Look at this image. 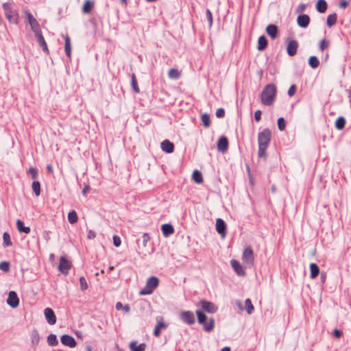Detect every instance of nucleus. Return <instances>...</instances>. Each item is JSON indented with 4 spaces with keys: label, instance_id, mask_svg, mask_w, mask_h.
Wrapping results in <instances>:
<instances>
[{
    "label": "nucleus",
    "instance_id": "nucleus-52",
    "mask_svg": "<svg viewBox=\"0 0 351 351\" xmlns=\"http://www.w3.org/2000/svg\"><path fill=\"white\" fill-rule=\"evenodd\" d=\"M261 114H262V112H261V110H257L255 112L254 119H255L256 121H257V122L260 121V120L261 119Z\"/></svg>",
    "mask_w": 351,
    "mask_h": 351
},
{
    "label": "nucleus",
    "instance_id": "nucleus-63",
    "mask_svg": "<svg viewBox=\"0 0 351 351\" xmlns=\"http://www.w3.org/2000/svg\"><path fill=\"white\" fill-rule=\"evenodd\" d=\"M113 241H121L120 237L119 236L114 235L113 237Z\"/></svg>",
    "mask_w": 351,
    "mask_h": 351
},
{
    "label": "nucleus",
    "instance_id": "nucleus-44",
    "mask_svg": "<svg viewBox=\"0 0 351 351\" xmlns=\"http://www.w3.org/2000/svg\"><path fill=\"white\" fill-rule=\"evenodd\" d=\"M27 173L29 174L32 176V178L34 180H36L38 178V169L35 167L29 168Z\"/></svg>",
    "mask_w": 351,
    "mask_h": 351
},
{
    "label": "nucleus",
    "instance_id": "nucleus-24",
    "mask_svg": "<svg viewBox=\"0 0 351 351\" xmlns=\"http://www.w3.org/2000/svg\"><path fill=\"white\" fill-rule=\"evenodd\" d=\"M64 49L66 56L70 58L71 56V40L69 36H66L64 38Z\"/></svg>",
    "mask_w": 351,
    "mask_h": 351
},
{
    "label": "nucleus",
    "instance_id": "nucleus-5",
    "mask_svg": "<svg viewBox=\"0 0 351 351\" xmlns=\"http://www.w3.org/2000/svg\"><path fill=\"white\" fill-rule=\"evenodd\" d=\"M242 261L250 267L253 265L254 261V252L250 247H247L243 250Z\"/></svg>",
    "mask_w": 351,
    "mask_h": 351
},
{
    "label": "nucleus",
    "instance_id": "nucleus-8",
    "mask_svg": "<svg viewBox=\"0 0 351 351\" xmlns=\"http://www.w3.org/2000/svg\"><path fill=\"white\" fill-rule=\"evenodd\" d=\"M44 315L49 324L54 325L56 323V316L52 308H46L44 310Z\"/></svg>",
    "mask_w": 351,
    "mask_h": 351
},
{
    "label": "nucleus",
    "instance_id": "nucleus-50",
    "mask_svg": "<svg viewBox=\"0 0 351 351\" xmlns=\"http://www.w3.org/2000/svg\"><path fill=\"white\" fill-rule=\"evenodd\" d=\"M296 86L295 85H291L288 90V95L289 97H292L295 95L296 92Z\"/></svg>",
    "mask_w": 351,
    "mask_h": 351
},
{
    "label": "nucleus",
    "instance_id": "nucleus-42",
    "mask_svg": "<svg viewBox=\"0 0 351 351\" xmlns=\"http://www.w3.org/2000/svg\"><path fill=\"white\" fill-rule=\"evenodd\" d=\"M32 343L34 345H38L40 341V337L37 331H34L31 335Z\"/></svg>",
    "mask_w": 351,
    "mask_h": 351
},
{
    "label": "nucleus",
    "instance_id": "nucleus-6",
    "mask_svg": "<svg viewBox=\"0 0 351 351\" xmlns=\"http://www.w3.org/2000/svg\"><path fill=\"white\" fill-rule=\"evenodd\" d=\"M180 319L185 324L192 325L195 322L194 313L191 311H182L180 314Z\"/></svg>",
    "mask_w": 351,
    "mask_h": 351
},
{
    "label": "nucleus",
    "instance_id": "nucleus-62",
    "mask_svg": "<svg viewBox=\"0 0 351 351\" xmlns=\"http://www.w3.org/2000/svg\"><path fill=\"white\" fill-rule=\"evenodd\" d=\"M47 169L48 172H49V173H53V167H52V166H51V165H47Z\"/></svg>",
    "mask_w": 351,
    "mask_h": 351
},
{
    "label": "nucleus",
    "instance_id": "nucleus-41",
    "mask_svg": "<svg viewBox=\"0 0 351 351\" xmlns=\"http://www.w3.org/2000/svg\"><path fill=\"white\" fill-rule=\"evenodd\" d=\"M247 312L249 315L252 314L254 311V306L252 304L250 299L247 298L245 301Z\"/></svg>",
    "mask_w": 351,
    "mask_h": 351
},
{
    "label": "nucleus",
    "instance_id": "nucleus-7",
    "mask_svg": "<svg viewBox=\"0 0 351 351\" xmlns=\"http://www.w3.org/2000/svg\"><path fill=\"white\" fill-rule=\"evenodd\" d=\"M200 304L204 311L209 313H214L217 311V307L211 302L201 300Z\"/></svg>",
    "mask_w": 351,
    "mask_h": 351
},
{
    "label": "nucleus",
    "instance_id": "nucleus-39",
    "mask_svg": "<svg viewBox=\"0 0 351 351\" xmlns=\"http://www.w3.org/2000/svg\"><path fill=\"white\" fill-rule=\"evenodd\" d=\"M346 125V120L343 117H339L335 122V127L338 130H342Z\"/></svg>",
    "mask_w": 351,
    "mask_h": 351
},
{
    "label": "nucleus",
    "instance_id": "nucleus-28",
    "mask_svg": "<svg viewBox=\"0 0 351 351\" xmlns=\"http://www.w3.org/2000/svg\"><path fill=\"white\" fill-rule=\"evenodd\" d=\"M16 227L19 232L25 233H28L30 232V228L29 227L25 226L23 222L20 219L16 221Z\"/></svg>",
    "mask_w": 351,
    "mask_h": 351
},
{
    "label": "nucleus",
    "instance_id": "nucleus-17",
    "mask_svg": "<svg viewBox=\"0 0 351 351\" xmlns=\"http://www.w3.org/2000/svg\"><path fill=\"white\" fill-rule=\"evenodd\" d=\"M162 150L167 154H171L174 150V145L169 140L163 141L160 144Z\"/></svg>",
    "mask_w": 351,
    "mask_h": 351
},
{
    "label": "nucleus",
    "instance_id": "nucleus-1",
    "mask_svg": "<svg viewBox=\"0 0 351 351\" xmlns=\"http://www.w3.org/2000/svg\"><path fill=\"white\" fill-rule=\"evenodd\" d=\"M271 133L268 128L264 129L258 133V156L259 158H266V150L271 141Z\"/></svg>",
    "mask_w": 351,
    "mask_h": 351
},
{
    "label": "nucleus",
    "instance_id": "nucleus-25",
    "mask_svg": "<svg viewBox=\"0 0 351 351\" xmlns=\"http://www.w3.org/2000/svg\"><path fill=\"white\" fill-rule=\"evenodd\" d=\"M215 327V319L213 318L209 319L208 322L204 324V329L206 332H211Z\"/></svg>",
    "mask_w": 351,
    "mask_h": 351
},
{
    "label": "nucleus",
    "instance_id": "nucleus-58",
    "mask_svg": "<svg viewBox=\"0 0 351 351\" xmlns=\"http://www.w3.org/2000/svg\"><path fill=\"white\" fill-rule=\"evenodd\" d=\"M3 241H10V236L8 232H4L3 234Z\"/></svg>",
    "mask_w": 351,
    "mask_h": 351
},
{
    "label": "nucleus",
    "instance_id": "nucleus-16",
    "mask_svg": "<svg viewBox=\"0 0 351 351\" xmlns=\"http://www.w3.org/2000/svg\"><path fill=\"white\" fill-rule=\"evenodd\" d=\"M297 23L300 27L306 28L309 25L310 17L307 14L299 15L297 18Z\"/></svg>",
    "mask_w": 351,
    "mask_h": 351
},
{
    "label": "nucleus",
    "instance_id": "nucleus-22",
    "mask_svg": "<svg viewBox=\"0 0 351 351\" xmlns=\"http://www.w3.org/2000/svg\"><path fill=\"white\" fill-rule=\"evenodd\" d=\"M162 231L165 236L167 237L174 232V229L171 224L165 223L162 226Z\"/></svg>",
    "mask_w": 351,
    "mask_h": 351
},
{
    "label": "nucleus",
    "instance_id": "nucleus-47",
    "mask_svg": "<svg viewBox=\"0 0 351 351\" xmlns=\"http://www.w3.org/2000/svg\"><path fill=\"white\" fill-rule=\"evenodd\" d=\"M285 121L284 119V118L282 117H280L278 119V129L280 130V131H282L285 130Z\"/></svg>",
    "mask_w": 351,
    "mask_h": 351
},
{
    "label": "nucleus",
    "instance_id": "nucleus-61",
    "mask_svg": "<svg viewBox=\"0 0 351 351\" xmlns=\"http://www.w3.org/2000/svg\"><path fill=\"white\" fill-rule=\"evenodd\" d=\"M90 191V186L88 185L84 186V188L82 190V193L83 194H86V192L89 191Z\"/></svg>",
    "mask_w": 351,
    "mask_h": 351
},
{
    "label": "nucleus",
    "instance_id": "nucleus-19",
    "mask_svg": "<svg viewBox=\"0 0 351 351\" xmlns=\"http://www.w3.org/2000/svg\"><path fill=\"white\" fill-rule=\"evenodd\" d=\"M157 317L158 323L154 328V335L156 337H158L160 335L161 329H165L167 327V325L162 321V318Z\"/></svg>",
    "mask_w": 351,
    "mask_h": 351
},
{
    "label": "nucleus",
    "instance_id": "nucleus-26",
    "mask_svg": "<svg viewBox=\"0 0 351 351\" xmlns=\"http://www.w3.org/2000/svg\"><path fill=\"white\" fill-rule=\"evenodd\" d=\"M310 270H311V278H316L319 273V268L315 263H311Z\"/></svg>",
    "mask_w": 351,
    "mask_h": 351
},
{
    "label": "nucleus",
    "instance_id": "nucleus-53",
    "mask_svg": "<svg viewBox=\"0 0 351 351\" xmlns=\"http://www.w3.org/2000/svg\"><path fill=\"white\" fill-rule=\"evenodd\" d=\"M27 19H28V22L29 23H32L33 22L37 21L34 16L33 15L30 13V12H27Z\"/></svg>",
    "mask_w": 351,
    "mask_h": 351
},
{
    "label": "nucleus",
    "instance_id": "nucleus-35",
    "mask_svg": "<svg viewBox=\"0 0 351 351\" xmlns=\"http://www.w3.org/2000/svg\"><path fill=\"white\" fill-rule=\"evenodd\" d=\"M196 314L197 316L198 322L200 324H204L207 319V316L202 311H201L199 310L196 311Z\"/></svg>",
    "mask_w": 351,
    "mask_h": 351
},
{
    "label": "nucleus",
    "instance_id": "nucleus-56",
    "mask_svg": "<svg viewBox=\"0 0 351 351\" xmlns=\"http://www.w3.org/2000/svg\"><path fill=\"white\" fill-rule=\"evenodd\" d=\"M305 9H306V5L304 3H302V4L299 5V6L298 7L297 12H302L305 10Z\"/></svg>",
    "mask_w": 351,
    "mask_h": 351
},
{
    "label": "nucleus",
    "instance_id": "nucleus-3",
    "mask_svg": "<svg viewBox=\"0 0 351 351\" xmlns=\"http://www.w3.org/2000/svg\"><path fill=\"white\" fill-rule=\"evenodd\" d=\"M3 9L6 19L10 23L17 24L19 22V14L10 3H4Z\"/></svg>",
    "mask_w": 351,
    "mask_h": 351
},
{
    "label": "nucleus",
    "instance_id": "nucleus-49",
    "mask_svg": "<svg viewBox=\"0 0 351 351\" xmlns=\"http://www.w3.org/2000/svg\"><path fill=\"white\" fill-rule=\"evenodd\" d=\"M206 18L209 22V25L211 26L213 24V16H212V13L209 9L206 10Z\"/></svg>",
    "mask_w": 351,
    "mask_h": 351
},
{
    "label": "nucleus",
    "instance_id": "nucleus-20",
    "mask_svg": "<svg viewBox=\"0 0 351 351\" xmlns=\"http://www.w3.org/2000/svg\"><path fill=\"white\" fill-rule=\"evenodd\" d=\"M35 37L36 38L37 42L38 43L40 47L43 49V51L47 53H49V49L47 47V43L45 42V40L43 36L42 32L36 35Z\"/></svg>",
    "mask_w": 351,
    "mask_h": 351
},
{
    "label": "nucleus",
    "instance_id": "nucleus-37",
    "mask_svg": "<svg viewBox=\"0 0 351 351\" xmlns=\"http://www.w3.org/2000/svg\"><path fill=\"white\" fill-rule=\"evenodd\" d=\"M131 86L135 93H138L140 92V89L138 86L137 80L134 73H132L131 76Z\"/></svg>",
    "mask_w": 351,
    "mask_h": 351
},
{
    "label": "nucleus",
    "instance_id": "nucleus-13",
    "mask_svg": "<svg viewBox=\"0 0 351 351\" xmlns=\"http://www.w3.org/2000/svg\"><path fill=\"white\" fill-rule=\"evenodd\" d=\"M230 265L238 276H243L245 274V270L239 261L232 259L230 261Z\"/></svg>",
    "mask_w": 351,
    "mask_h": 351
},
{
    "label": "nucleus",
    "instance_id": "nucleus-38",
    "mask_svg": "<svg viewBox=\"0 0 351 351\" xmlns=\"http://www.w3.org/2000/svg\"><path fill=\"white\" fill-rule=\"evenodd\" d=\"M78 217L75 210H71L68 214V220L70 223L73 224L77 221Z\"/></svg>",
    "mask_w": 351,
    "mask_h": 351
},
{
    "label": "nucleus",
    "instance_id": "nucleus-9",
    "mask_svg": "<svg viewBox=\"0 0 351 351\" xmlns=\"http://www.w3.org/2000/svg\"><path fill=\"white\" fill-rule=\"evenodd\" d=\"M7 303L12 308H16L19 306V299L17 296V294L15 291H11L8 294V298L7 299Z\"/></svg>",
    "mask_w": 351,
    "mask_h": 351
},
{
    "label": "nucleus",
    "instance_id": "nucleus-57",
    "mask_svg": "<svg viewBox=\"0 0 351 351\" xmlns=\"http://www.w3.org/2000/svg\"><path fill=\"white\" fill-rule=\"evenodd\" d=\"M348 6V2L346 0H343L339 3V7L341 8H346Z\"/></svg>",
    "mask_w": 351,
    "mask_h": 351
},
{
    "label": "nucleus",
    "instance_id": "nucleus-15",
    "mask_svg": "<svg viewBox=\"0 0 351 351\" xmlns=\"http://www.w3.org/2000/svg\"><path fill=\"white\" fill-rule=\"evenodd\" d=\"M71 267V264L64 256L60 258L59 270L63 274H67Z\"/></svg>",
    "mask_w": 351,
    "mask_h": 351
},
{
    "label": "nucleus",
    "instance_id": "nucleus-31",
    "mask_svg": "<svg viewBox=\"0 0 351 351\" xmlns=\"http://www.w3.org/2000/svg\"><path fill=\"white\" fill-rule=\"evenodd\" d=\"M168 76L171 79L177 80L180 77V73L177 69L172 68L169 70Z\"/></svg>",
    "mask_w": 351,
    "mask_h": 351
},
{
    "label": "nucleus",
    "instance_id": "nucleus-30",
    "mask_svg": "<svg viewBox=\"0 0 351 351\" xmlns=\"http://www.w3.org/2000/svg\"><path fill=\"white\" fill-rule=\"evenodd\" d=\"M193 180L197 183L201 184L203 182L202 173L198 170H195L192 175Z\"/></svg>",
    "mask_w": 351,
    "mask_h": 351
},
{
    "label": "nucleus",
    "instance_id": "nucleus-14",
    "mask_svg": "<svg viewBox=\"0 0 351 351\" xmlns=\"http://www.w3.org/2000/svg\"><path fill=\"white\" fill-rule=\"evenodd\" d=\"M298 48V43L295 40H292L289 42L287 47V53L290 56H293L296 54Z\"/></svg>",
    "mask_w": 351,
    "mask_h": 351
},
{
    "label": "nucleus",
    "instance_id": "nucleus-43",
    "mask_svg": "<svg viewBox=\"0 0 351 351\" xmlns=\"http://www.w3.org/2000/svg\"><path fill=\"white\" fill-rule=\"evenodd\" d=\"M202 121L206 128H208L210 125V117L208 114H204L202 116Z\"/></svg>",
    "mask_w": 351,
    "mask_h": 351
},
{
    "label": "nucleus",
    "instance_id": "nucleus-27",
    "mask_svg": "<svg viewBox=\"0 0 351 351\" xmlns=\"http://www.w3.org/2000/svg\"><path fill=\"white\" fill-rule=\"evenodd\" d=\"M130 348L132 351H145V344L141 343L138 346H136V343L135 341H132L130 343Z\"/></svg>",
    "mask_w": 351,
    "mask_h": 351
},
{
    "label": "nucleus",
    "instance_id": "nucleus-18",
    "mask_svg": "<svg viewBox=\"0 0 351 351\" xmlns=\"http://www.w3.org/2000/svg\"><path fill=\"white\" fill-rule=\"evenodd\" d=\"M266 32L271 39L274 40L278 36V29L276 25L270 24L267 26Z\"/></svg>",
    "mask_w": 351,
    "mask_h": 351
},
{
    "label": "nucleus",
    "instance_id": "nucleus-33",
    "mask_svg": "<svg viewBox=\"0 0 351 351\" xmlns=\"http://www.w3.org/2000/svg\"><path fill=\"white\" fill-rule=\"evenodd\" d=\"M93 5L94 3L93 1H91L90 0H86L83 5V12L89 13L92 10Z\"/></svg>",
    "mask_w": 351,
    "mask_h": 351
},
{
    "label": "nucleus",
    "instance_id": "nucleus-10",
    "mask_svg": "<svg viewBox=\"0 0 351 351\" xmlns=\"http://www.w3.org/2000/svg\"><path fill=\"white\" fill-rule=\"evenodd\" d=\"M61 343L66 346L69 348H74L76 346V341L75 339L69 335H63L60 338Z\"/></svg>",
    "mask_w": 351,
    "mask_h": 351
},
{
    "label": "nucleus",
    "instance_id": "nucleus-64",
    "mask_svg": "<svg viewBox=\"0 0 351 351\" xmlns=\"http://www.w3.org/2000/svg\"><path fill=\"white\" fill-rule=\"evenodd\" d=\"M221 351H230V348L229 347L223 348Z\"/></svg>",
    "mask_w": 351,
    "mask_h": 351
},
{
    "label": "nucleus",
    "instance_id": "nucleus-2",
    "mask_svg": "<svg viewBox=\"0 0 351 351\" xmlns=\"http://www.w3.org/2000/svg\"><path fill=\"white\" fill-rule=\"evenodd\" d=\"M277 89L274 84H267L261 94V100L265 106H271L276 97Z\"/></svg>",
    "mask_w": 351,
    "mask_h": 351
},
{
    "label": "nucleus",
    "instance_id": "nucleus-48",
    "mask_svg": "<svg viewBox=\"0 0 351 351\" xmlns=\"http://www.w3.org/2000/svg\"><path fill=\"white\" fill-rule=\"evenodd\" d=\"M0 269L5 272H8L10 269L9 268V263L7 261H3L0 263Z\"/></svg>",
    "mask_w": 351,
    "mask_h": 351
},
{
    "label": "nucleus",
    "instance_id": "nucleus-4",
    "mask_svg": "<svg viewBox=\"0 0 351 351\" xmlns=\"http://www.w3.org/2000/svg\"><path fill=\"white\" fill-rule=\"evenodd\" d=\"M159 280L156 276L149 277L147 282L146 285L140 291L141 295H150L153 293L154 289L158 286Z\"/></svg>",
    "mask_w": 351,
    "mask_h": 351
},
{
    "label": "nucleus",
    "instance_id": "nucleus-55",
    "mask_svg": "<svg viewBox=\"0 0 351 351\" xmlns=\"http://www.w3.org/2000/svg\"><path fill=\"white\" fill-rule=\"evenodd\" d=\"M333 335H334L336 338H339V337H341V336L342 335V332H341L340 330L335 329V330H333Z\"/></svg>",
    "mask_w": 351,
    "mask_h": 351
},
{
    "label": "nucleus",
    "instance_id": "nucleus-59",
    "mask_svg": "<svg viewBox=\"0 0 351 351\" xmlns=\"http://www.w3.org/2000/svg\"><path fill=\"white\" fill-rule=\"evenodd\" d=\"M115 307L117 310L119 311L123 308V306L121 302H117Z\"/></svg>",
    "mask_w": 351,
    "mask_h": 351
},
{
    "label": "nucleus",
    "instance_id": "nucleus-45",
    "mask_svg": "<svg viewBox=\"0 0 351 351\" xmlns=\"http://www.w3.org/2000/svg\"><path fill=\"white\" fill-rule=\"evenodd\" d=\"M80 289L82 291H85L88 289V284H87L86 280L84 276H81L80 278Z\"/></svg>",
    "mask_w": 351,
    "mask_h": 351
},
{
    "label": "nucleus",
    "instance_id": "nucleus-54",
    "mask_svg": "<svg viewBox=\"0 0 351 351\" xmlns=\"http://www.w3.org/2000/svg\"><path fill=\"white\" fill-rule=\"evenodd\" d=\"M96 234L93 230H89L87 234V238L88 239H94L95 238Z\"/></svg>",
    "mask_w": 351,
    "mask_h": 351
},
{
    "label": "nucleus",
    "instance_id": "nucleus-29",
    "mask_svg": "<svg viewBox=\"0 0 351 351\" xmlns=\"http://www.w3.org/2000/svg\"><path fill=\"white\" fill-rule=\"evenodd\" d=\"M308 64L312 69H316L319 65V60L316 56H312L308 59Z\"/></svg>",
    "mask_w": 351,
    "mask_h": 351
},
{
    "label": "nucleus",
    "instance_id": "nucleus-60",
    "mask_svg": "<svg viewBox=\"0 0 351 351\" xmlns=\"http://www.w3.org/2000/svg\"><path fill=\"white\" fill-rule=\"evenodd\" d=\"M123 309L125 312L128 313L130 311V307L128 304L123 306Z\"/></svg>",
    "mask_w": 351,
    "mask_h": 351
},
{
    "label": "nucleus",
    "instance_id": "nucleus-23",
    "mask_svg": "<svg viewBox=\"0 0 351 351\" xmlns=\"http://www.w3.org/2000/svg\"><path fill=\"white\" fill-rule=\"evenodd\" d=\"M316 9L320 13H324L327 10V3L325 0H318L316 4Z\"/></svg>",
    "mask_w": 351,
    "mask_h": 351
},
{
    "label": "nucleus",
    "instance_id": "nucleus-40",
    "mask_svg": "<svg viewBox=\"0 0 351 351\" xmlns=\"http://www.w3.org/2000/svg\"><path fill=\"white\" fill-rule=\"evenodd\" d=\"M32 189L36 196L40 194V184L38 181H34L32 185Z\"/></svg>",
    "mask_w": 351,
    "mask_h": 351
},
{
    "label": "nucleus",
    "instance_id": "nucleus-46",
    "mask_svg": "<svg viewBox=\"0 0 351 351\" xmlns=\"http://www.w3.org/2000/svg\"><path fill=\"white\" fill-rule=\"evenodd\" d=\"M329 46V42L326 39H323L319 43V49L324 51Z\"/></svg>",
    "mask_w": 351,
    "mask_h": 351
},
{
    "label": "nucleus",
    "instance_id": "nucleus-36",
    "mask_svg": "<svg viewBox=\"0 0 351 351\" xmlns=\"http://www.w3.org/2000/svg\"><path fill=\"white\" fill-rule=\"evenodd\" d=\"M29 25L35 36L42 32L40 24L37 21L33 22L32 23H30Z\"/></svg>",
    "mask_w": 351,
    "mask_h": 351
},
{
    "label": "nucleus",
    "instance_id": "nucleus-34",
    "mask_svg": "<svg viewBox=\"0 0 351 351\" xmlns=\"http://www.w3.org/2000/svg\"><path fill=\"white\" fill-rule=\"evenodd\" d=\"M337 16L335 13L331 14L328 16L327 18V25L330 27L334 25L337 22Z\"/></svg>",
    "mask_w": 351,
    "mask_h": 351
},
{
    "label": "nucleus",
    "instance_id": "nucleus-51",
    "mask_svg": "<svg viewBox=\"0 0 351 351\" xmlns=\"http://www.w3.org/2000/svg\"><path fill=\"white\" fill-rule=\"evenodd\" d=\"M225 116V111L223 108H218L216 111V117L218 118H222Z\"/></svg>",
    "mask_w": 351,
    "mask_h": 351
},
{
    "label": "nucleus",
    "instance_id": "nucleus-12",
    "mask_svg": "<svg viewBox=\"0 0 351 351\" xmlns=\"http://www.w3.org/2000/svg\"><path fill=\"white\" fill-rule=\"evenodd\" d=\"M216 230L223 239L226 233V225L223 219L218 218L216 220Z\"/></svg>",
    "mask_w": 351,
    "mask_h": 351
},
{
    "label": "nucleus",
    "instance_id": "nucleus-21",
    "mask_svg": "<svg viewBox=\"0 0 351 351\" xmlns=\"http://www.w3.org/2000/svg\"><path fill=\"white\" fill-rule=\"evenodd\" d=\"M267 46V40L265 36H261L258 40V49L259 51L264 50Z\"/></svg>",
    "mask_w": 351,
    "mask_h": 351
},
{
    "label": "nucleus",
    "instance_id": "nucleus-32",
    "mask_svg": "<svg viewBox=\"0 0 351 351\" xmlns=\"http://www.w3.org/2000/svg\"><path fill=\"white\" fill-rule=\"evenodd\" d=\"M47 343L50 346H56L58 343L57 337L54 334H50L47 337Z\"/></svg>",
    "mask_w": 351,
    "mask_h": 351
},
{
    "label": "nucleus",
    "instance_id": "nucleus-11",
    "mask_svg": "<svg viewBox=\"0 0 351 351\" xmlns=\"http://www.w3.org/2000/svg\"><path fill=\"white\" fill-rule=\"evenodd\" d=\"M228 138L224 136H222L219 138V140L217 141V149L219 152L224 153L228 150Z\"/></svg>",
    "mask_w": 351,
    "mask_h": 351
}]
</instances>
